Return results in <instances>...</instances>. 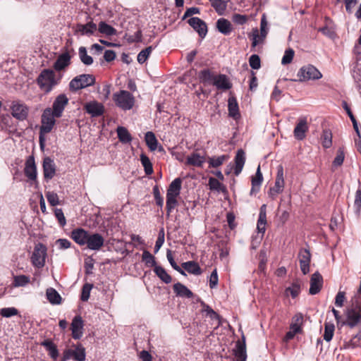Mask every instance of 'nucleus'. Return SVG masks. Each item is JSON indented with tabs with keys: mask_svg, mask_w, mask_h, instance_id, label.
Segmentation results:
<instances>
[{
	"mask_svg": "<svg viewBox=\"0 0 361 361\" xmlns=\"http://www.w3.org/2000/svg\"><path fill=\"white\" fill-rule=\"evenodd\" d=\"M334 330H335V326L333 324H330V323H327V322L325 323L324 339L326 341L329 342L332 339L334 333Z\"/></svg>",
	"mask_w": 361,
	"mask_h": 361,
	"instance_id": "a18cd8bd",
	"label": "nucleus"
},
{
	"mask_svg": "<svg viewBox=\"0 0 361 361\" xmlns=\"http://www.w3.org/2000/svg\"><path fill=\"white\" fill-rule=\"evenodd\" d=\"M152 51V47L151 46L142 50L137 55V61L141 64L144 63L149 56Z\"/></svg>",
	"mask_w": 361,
	"mask_h": 361,
	"instance_id": "09e8293b",
	"label": "nucleus"
},
{
	"mask_svg": "<svg viewBox=\"0 0 361 361\" xmlns=\"http://www.w3.org/2000/svg\"><path fill=\"white\" fill-rule=\"evenodd\" d=\"M85 109L92 116H99L104 112L103 105L95 101L87 103L85 105Z\"/></svg>",
	"mask_w": 361,
	"mask_h": 361,
	"instance_id": "393cba45",
	"label": "nucleus"
},
{
	"mask_svg": "<svg viewBox=\"0 0 361 361\" xmlns=\"http://www.w3.org/2000/svg\"><path fill=\"white\" fill-rule=\"evenodd\" d=\"M228 157L227 155H222L217 157H211L209 159V164L210 167L216 168L221 166Z\"/></svg>",
	"mask_w": 361,
	"mask_h": 361,
	"instance_id": "de8ad7c7",
	"label": "nucleus"
},
{
	"mask_svg": "<svg viewBox=\"0 0 361 361\" xmlns=\"http://www.w3.org/2000/svg\"><path fill=\"white\" fill-rule=\"evenodd\" d=\"M113 99L116 104L123 110H129L133 108L135 99L131 93L126 90H121L114 93Z\"/></svg>",
	"mask_w": 361,
	"mask_h": 361,
	"instance_id": "7ed1b4c3",
	"label": "nucleus"
},
{
	"mask_svg": "<svg viewBox=\"0 0 361 361\" xmlns=\"http://www.w3.org/2000/svg\"><path fill=\"white\" fill-rule=\"evenodd\" d=\"M145 142L150 150L154 151L157 149L158 142L152 132H147L145 134Z\"/></svg>",
	"mask_w": 361,
	"mask_h": 361,
	"instance_id": "e433bc0d",
	"label": "nucleus"
},
{
	"mask_svg": "<svg viewBox=\"0 0 361 361\" xmlns=\"http://www.w3.org/2000/svg\"><path fill=\"white\" fill-rule=\"evenodd\" d=\"M181 183V179L177 178L169 186L166 193V209L168 213H170L178 204L176 198L180 195Z\"/></svg>",
	"mask_w": 361,
	"mask_h": 361,
	"instance_id": "f03ea898",
	"label": "nucleus"
},
{
	"mask_svg": "<svg viewBox=\"0 0 361 361\" xmlns=\"http://www.w3.org/2000/svg\"><path fill=\"white\" fill-rule=\"evenodd\" d=\"M90 233L82 228H77L71 232V238L80 245H87Z\"/></svg>",
	"mask_w": 361,
	"mask_h": 361,
	"instance_id": "a211bd4d",
	"label": "nucleus"
},
{
	"mask_svg": "<svg viewBox=\"0 0 361 361\" xmlns=\"http://www.w3.org/2000/svg\"><path fill=\"white\" fill-rule=\"evenodd\" d=\"M212 2V6L215 8L216 12L222 15L224 12L225 11L227 3L229 1V0H210Z\"/></svg>",
	"mask_w": 361,
	"mask_h": 361,
	"instance_id": "58836bf2",
	"label": "nucleus"
},
{
	"mask_svg": "<svg viewBox=\"0 0 361 361\" xmlns=\"http://www.w3.org/2000/svg\"><path fill=\"white\" fill-rule=\"evenodd\" d=\"M188 23L199 33L201 37H204L206 35L207 32V25L200 18L197 17L191 18L188 20Z\"/></svg>",
	"mask_w": 361,
	"mask_h": 361,
	"instance_id": "6ab92c4d",
	"label": "nucleus"
},
{
	"mask_svg": "<svg viewBox=\"0 0 361 361\" xmlns=\"http://www.w3.org/2000/svg\"><path fill=\"white\" fill-rule=\"evenodd\" d=\"M153 194H154V198H155L157 204L159 206L162 207L163 204H164V201H163L162 197H161L160 192H159L158 186L156 185V186L154 187V188H153Z\"/></svg>",
	"mask_w": 361,
	"mask_h": 361,
	"instance_id": "774afa93",
	"label": "nucleus"
},
{
	"mask_svg": "<svg viewBox=\"0 0 361 361\" xmlns=\"http://www.w3.org/2000/svg\"><path fill=\"white\" fill-rule=\"evenodd\" d=\"M83 328V321L80 316H76L72 321L71 323V331L73 338L75 339H79L82 336V329Z\"/></svg>",
	"mask_w": 361,
	"mask_h": 361,
	"instance_id": "412c9836",
	"label": "nucleus"
},
{
	"mask_svg": "<svg viewBox=\"0 0 361 361\" xmlns=\"http://www.w3.org/2000/svg\"><path fill=\"white\" fill-rule=\"evenodd\" d=\"M182 267L190 274L195 275H200L202 274L200 266L193 261L184 262L182 264Z\"/></svg>",
	"mask_w": 361,
	"mask_h": 361,
	"instance_id": "473e14b6",
	"label": "nucleus"
},
{
	"mask_svg": "<svg viewBox=\"0 0 361 361\" xmlns=\"http://www.w3.org/2000/svg\"><path fill=\"white\" fill-rule=\"evenodd\" d=\"M302 323L303 316L302 314H297L293 317L290 331L287 332L285 337L286 341L292 339L297 333H300L301 331V326Z\"/></svg>",
	"mask_w": 361,
	"mask_h": 361,
	"instance_id": "9d476101",
	"label": "nucleus"
},
{
	"mask_svg": "<svg viewBox=\"0 0 361 361\" xmlns=\"http://www.w3.org/2000/svg\"><path fill=\"white\" fill-rule=\"evenodd\" d=\"M300 266L303 274H307L310 271V264L311 261V254L309 250L302 249L298 255Z\"/></svg>",
	"mask_w": 361,
	"mask_h": 361,
	"instance_id": "ddd939ff",
	"label": "nucleus"
},
{
	"mask_svg": "<svg viewBox=\"0 0 361 361\" xmlns=\"http://www.w3.org/2000/svg\"><path fill=\"white\" fill-rule=\"evenodd\" d=\"M104 239L99 233H90L88 237L87 247L90 250H99L104 245Z\"/></svg>",
	"mask_w": 361,
	"mask_h": 361,
	"instance_id": "4468645a",
	"label": "nucleus"
},
{
	"mask_svg": "<svg viewBox=\"0 0 361 361\" xmlns=\"http://www.w3.org/2000/svg\"><path fill=\"white\" fill-rule=\"evenodd\" d=\"M245 161V152L243 149H238L235 158L234 173L236 176L239 175L243 170Z\"/></svg>",
	"mask_w": 361,
	"mask_h": 361,
	"instance_id": "cd10ccee",
	"label": "nucleus"
},
{
	"mask_svg": "<svg viewBox=\"0 0 361 361\" xmlns=\"http://www.w3.org/2000/svg\"><path fill=\"white\" fill-rule=\"evenodd\" d=\"M30 282V278L25 275H20L14 277L13 285L16 287L24 286Z\"/></svg>",
	"mask_w": 361,
	"mask_h": 361,
	"instance_id": "3c124183",
	"label": "nucleus"
},
{
	"mask_svg": "<svg viewBox=\"0 0 361 361\" xmlns=\"http://www.w3.org/2000/svg\"><path fill=\"white\" fill-rule=\"evenodd\" d=\"M44 177L47 180L51 179L56 174V166L50 157H45L43 161Z\"/></svg>",
	"mask_w": 361,
	"mask_h": 361,
	"instance_id": "dca6fc26",
	"label": "nucleus"
},
{
	"mask_svg": "<svg viewBox=\"0 0 361 361\" xmlns=\"http://www.w3.org/2000/svg\"><path fill=\"white\" fill-rule=\"evenodd\" d=\"M12 116L20 121L26 119L28 115V107L19 101H14L11 106Z\"/></svg>",
	"mask_w": 361,
	"mask_h": 361,
	"instance_id": "1a4fd4ad",
	"label": "nucleus"
},
{
	"mask_svg": "<svg viewBox=\"0 0 361 361\" xmlns=\"http://www.w3.org/2000/svg\"><path fill=\"white\" fill-rule=\"evenodd\" d=\"M307 131L308 126L306 118H300L293 131L295 137L298 140H302Z\"/></svg>",
	"mask_w": 361,
	"mask_h": 361,
	"instance_id": "aec40b11",
	"label": "nucleus"
},
{
	"mask_svg": "<svg viewBox=\"0 0 361 361\" xmlns=\"http://www.w3.org/2000/svg\"><path fill=\"white\" fill-rule=\"evenodd\" d=\"M298 80L300 82L310 80H318L322 77L319 71L314 66L308 64L302 66L298 73Z\"/></svg>",
	"mask_w": 361,
	"mask_h": 361,
	"instance_id": "20e7f679",
	"label": "nucleus"
},
{
	"mask_svg": "<svg viewBox=\"0 0 361 361\" xmlns=\"http://www.w3.org/2000/svg\"><path fill=\"white\" fill-rule=\"evenodd\" d=\"M167 259L169 260V263L171 264V267L178 271L180 274L185 276V273L183 270H182L179 266L177 265V264L175 262L173 257L172 256L171 250H168L166 253Z\"/></svg>",
	"mask_w": 361,
	"mask_h": 361,
	"instance_id": "5fc2aeb1",
	"label": "nucleus"
},
{
	"mask_svg": "<svg viewBox=\"0 0 361 361\" xmlns=\"http://www.w3.org/2000/svg\"><path fill=\"white\" fill-rule=\"evenodd\" d=\"M97 30V25L92 21H90L85 25L78 24L75 27V32L80 34L81 35L90 36L94 35Z\"/></svg>",
	"mask_w": 361,
	"mask_h": 361,
	"instance_id": "2eb2a0df",
	"label": "nucleus"
},
{
	"mask_svg": "<svg viewBox=\"0 0 361 361\" xmlns=\"http://www.w3.org/2000/svg\"><path fill=\"white\" fill-rule=\"evenodd\" d=\"M252 46L256 47L258 44L263 42L264 39H262V34H259L257 28L253 29L252 32Z\"/></svg>",
	"mask_w": 361,
	"mask_h": 361,
	"instance_id": "4d7b16f0",
	"label": "nucleus"
},
{
	"mask_svg": "<svg viewBox=\"0 0 361 361\" xmlns=\"http://www.w3.org/2000/svg\"><path fill=\"white\" fill-rule=\"evenodd\" d=\"M218 89L229 90L231 88L232 85L225 75H219L216 76L213 83Z\"/></svg>",
	"mask_w": 361,
	"mask_h": 361,
	"instance_id": "c85d7f7f",
	"label": "nucleus"
},
{
	"mask_svg": "<svg viewBox=\"0 0 361 361\" xmlns=\"http://www.w3.org/2000/svg\"><path fill=\"white\" fill-rule=\"evenodd\" d=\"M235 355L238 361H246L247 354L245 348V337L242 336V341H238L234 350Z\"/></svg>",
	"mask_w": 361,
	"mask_h": 361,
	"instance_id": "5701e85b",
	"label": "nucleus"
},
{
	"mask_svg": "<svg viewBox=\"0 0 361 361\" xmlns=\"http://www.w3.org/2000/svg\"><path fill=\"white\" fill-rule=\"evenodd\" d=\"M61 78L60 74L57 75L54 70L43 69L37 78V83L40 90L45 93H49L57 85Z\"/></svg>",
	"mask_w": 361,
	"mask_h": 361,
	"instance_id": "f257e3e1",
	"label": "nucleus"
},
{
	"mask_svg": "<svg viewBox=\"0 0 361 361\" xmlns=\"http://www.w3.org/2000/svg\"><path fill=\"white\" fill-rule=\"evenodd\" d=\"M268 23L265 14H263L260 23V33L262 34V39H264L268 32Z\"/></svg>",
	"mask_w": 361,
	"mask_h": 361,
	"instance_id": "603ef678",
	"label": "nucleus"
},
{
	"mask_svg": "<svg viewBox=\"0 0 361 361\" xmlns=\"http://www.w3.org/2000/svg\"><path fill=\"white\" fill-rule=\"evenodd\" d=\"M205 162V157L200 153L194 152L187 157V164L201 167Z\"/></svg>",
	"mask_w": 361,
	"mask_h": 361,
	"instance_id": "bb28decb",
	"label": "nucleus"
},
{
	"mask_svg": "<svg viewBox=\"0 0 361 361\" xmlns=\"http://www.w3.org/2000/svg\"><path fill=\"white\" fill-rule=\"evenodd\" d=\"M73 357L78 361H84L85 359V349L82 347H77L76 349L73 350Z\"/></svg>",
	"mask_w": 361,
	"mask_h": 361,
	"instance_id": "bf43d9fd",
	"label": "nucleus"
},
{
	"mask_svg": "<svg viewBox=\"0 0 361 361\" xmlns=\"http://www.w3.org/2000/svg\"><path fill=\"white\" fill-rule=\"evenodd\" d=\"M25 174L30 180H36L37 178V167L35 162L33 156L27 158L25 162Z\"/></svg>",
	"mask_w": 361,
	"mask_h": 361,
	"instance_id": "4be33fe9",
	"label": "nucleus"
},
{
	"mask_svg": "<svg viewBox=\"0 0 361 361\" xmlns=\"http://www.w3.org/2000/svg\"><path fill=\"white\" fill-rule=\"evenodd\" d=\"M345 300V293L343 291H339L335 298V305L337 307H342Z\"/></svg>",
	"mask_w": 361,
	"mask_h": 361,
	"instance_id": "69168bd1",
	"label": "nucleus"
},
{
	"mask_svg": "<svg viewBox=\"0 0 361 361\" xmlns=\"http://www.w3.org/2000/svg\"><path fill=\"white\" fill-rule=\"evenodd\" d=\"M55 115L52 112L51 109H46L42 115V126L40 127L41 133H49L55 123Z\"/></svg>",
	"mask_w": 361,
	"mask_h": 361,
	"instance_id": "423d86ee",
	"label": "nucleus"
},
{
	"mask_svg": "<svg viewBox=\"0 0 361 361\" xmlns=\"http://www.w3.org/2000/svg\"><path fill=\"white\" fill-rule=\"evenodd\" d=\"M199 78L204 83L213 84L216 76L213 75L209 70H203L200 72Z\"/></svg>",
	"mask_w": 361,
	"mask_h": 361,
	"instance_id": "f704fd0d",
	"label": "nucleus"
},
{
	"mask_svg": "<svg viewBox=\"0 0 361 361\" xmlns=\"http://www.w3.org/2000/svg\"><path fill=\"white\" fill-rule=\"evenodd\" d=\"M347 324L353 328L361 320V307L356 306L346 310Z\"/></svg>",
	"mask_w": 361,
	"mask_h": 361,
	"instance_id": "9b49d317",
	"label": "nucleus"
},
{
	"mask_svg": "<svg viewBox=\"0 0 361 361\" xmlns=\"http://www.w3.org/2000/svg\"><path fill=\"white\" fill-rule=\"evenodd\" d=\"M47 249L44 245L39 243L35 245L32 255V264L37 267H42L45 263Z\"/></svg>",
	"mask_w": 361,
	"mask_h": 361,
	"instance_id": "0eeeda50",
	"label": "nucleus"
},
{
	"mask_svg": "<svg viewBox=\"0 0 361 361\" xmlns=\"http://www.w3.org/2000/svg\"><path fill=\"white\" fill-rule=\"evenodd\" d=\"M71 56L68 53L66 52L61 54L54 64V68L56 71H63L66 67L70 65Z\"/></svg>",
	"mask_w": 361,
	"mask_h": 361,
	"instance_id": "b1692460",
	"label": "nucleus"
},
{
	"mask_svg": "<svg viewBox=\"0 0 361 361\" xmlns=\"http://www.w3.org/2000/svg\"><path fill=\"white\" fill-rule=\"evenodd\" d=\"M345 155L344 152L341 149H339L337 152L336 157H335L333 161V166L335 167L340 166L342 165L344 161Z\"/></svg>",
	"mask_w": 361,
	"mask_h": 361,
	"instance_id": "052dcab7",
	"label": "nucleus"
},
{
	"mask_svg": "<svg viewBox=\"0 0 361 361\" xmlns=\"http://www.w3.org/2000/svg\"><path fill=\"white\" fill-rule=\"evenodd\" d=\"M98 30L99 32L104 34L107 36H111L116 34V30L111 25L106 24L105 22L101 21L98 25Z\"/></svg>",
	"mask_w": 361,
	"mask_h": 361,
	"instance_id": "c9c22d12",
	"label": "nucleus"
},
{
	"mask_svg": "<svg viewBox=\"0 0 361 361\" xmlns=\"http://www.w3.org/2000/svg\"><path fill=\"white\" fill-rule=\"evenodd\" d=\"M46 197L51 205L56 206L59 204V196L56 193L54 192H47L46 193Z\"/></svg>",
	"mask_w": 361,
	"mask_h": 361,
	"instance_id": "13d9d810",
	"label": "nucleus"
},
{
	"mask_svg": "<svg viewBox=\"0 0 361 361\" xmlns=\"http://www.w3.org/2000/svg\"><path fill=\"white\" fill-rule=\"evenodd\" d=\"M219 31L224 35L229 34L232 30L231 23L226 19L220 18L216 22Z\"/></svg>",
	"mask_w": 361,
	"mask_h": 361,
	"instance_id": "2f4dec72",
	"label": "nucleus"
},
{
	"mask_svg": "<svg viewBox=\"0 0 361 361\" xmlns=\"http://www.w3.org/2000/svg\"><path fill=\"white\" fill-rule=\"evenodd\" d=\"M249 63L252 68L256 70L259 69L261 67L259 56L257 54L252 55L249 59Z\"/></svg>",
	"mask_w": 361,
	"mask_h": 361,
	"instance_id": "6e6d98bb",
	"label": "nucleus"
},
{
	"mask_svg": "<svg viewBox=\"0 0 361 361\" xmlns=\"http://www.w3.org/2000/svg\"><path fill=\"white\" fill-rule=\"evenodd\" d=\"M262 180H263V176H262V173H261V171H260V166H258L255 176L252 178V191L255 190L256 189L258 190Z\"/></svg>",
	"mask_w": 361,
	"mask_h": 361,
	"instance_id": "37998d69",
	"label": "nucleus"
},
{
	"mask_svg": "<svg viewBox=\"0 0 361 361\" xmlns=\"http://www.w3.org/2000/svg\"><path fill=\"white\" fill-rule=\"evenodd\" d=\"M173 288L176 295L180 297L190 298L193 295L192 293L185 286L180 283H175Z\"/></svg>",
	"mask_w": 361,
	"mask_h": 361,
	"instance_id": "c756f323",
	"label": "nucleus"
},
{
	"mask_svg": "<svg viewBox=\"0 0 361 361\" xmlns=\"http://www.w3.org/2000/svg\"><path fill=\"white\" fill-rule=\"evenodd\" d=\"M92 288V285L89 283H85L82 290L81 300L82 301H87L90 298V294L91 289Z\"/></svg>",
	"mask_w": 361,
	"mask_h": 361,
	"instance_id": "680f3d73",
	"label": "nucleus"
},
{
	"mask_svg": "<svg viewBox=\"0 0 361 361\" xmlns=\"http://www.w3.org/2000/svg\"><path fill=\"white\" fill-rule=\"evenodd\" d=\"M295 55V51L293 49H288L285 51L284 55L281 59L283 65H287L291 63Z\"/></svg>",
	"mask_w": 361,
	"mask_h": 361,
	"instance_id": "8fccbe9b",
	"label": "nucleus"
},
{
	"mask_svg": "<svg viewBox=\"0 0 361 361\" xmlns=\"http://www.w3.org/2000/svg\"><path fill=\"white\" fill-rule=\"evenodd\" d=\"M140 161L145 169L146 174H152L153 173V168L149 159L145 154H142L140 155Z\"/></svg>",
	"mask_w": 361,
	"mask_h": 361,
	"instance_id": "c03bdc74",
	"label": "nucleus"
},
{
	"mask_svg": "<svg viewBox=\"0 0 361 361\" xmlns=\"http://www.w3.org/2000/svg\"><path fill=\"white\" fill-rule=\"evenodd\" d=\"M18 313V311L15 307H5L0 310V314L4 317H11L16 316Z\"/></svg>",
	"mask_w": 361,
	"mask_h": 361,
	"instance_id": "864d4df0",
	"label": "nucleus"
},
{
	"mask_svg": "<svg viewBox=\"0 0 361 361\" xmlns=\"http://www.w3.org/2000/svg\"><path fill=\"white\" fill-rule=\"evenodd\" d=\"M117 135L119 140L123 143H129L132 140V137L125 127H118L117 128Z\"/></svg>",
	"mask_w": 361,
	"mask_h": 361,
	"instance_id": "72a5a7b5",
	"label": "nucleus"
},
{
	"mask_svg": "<svg viewBox=\"0 0 361 361\" xmlns=\"http://www.w3.org/2000/svg\"><path fill=\"white\" fill-rule=\"evenodd\" d=\"M47 298L52 305H59L61 302V297L59 293L53 288L47 289Z\"/></svg>",
	"mask_w": 361,
	"mask_h": 361,
	"instance_id": "7c9ffc66",
	"label": "nucleus"
},
{
	"mask_svg": "<svg viewBox=\"0 0 361 361\" xmlns=\"http://www.w3.org/2000/svg\"><path fill=\"white\" fill-rule=\"evenodd\" d=\"M79 56L81 61L87 66H90L93 63V59L87 53L85 47H81L79 48Z\"/></svg>",
	"mask_w": 361,
	"mask_h": 361,
	"instance_id": "79ce46f5",
	"label": "nucleus"
},
{
	"mask_svg": "<svg viewBox=\"0 0 361 361\" xmlns=\"http://www.w3.org/2000/svg\"><path fill=\"white\" fill-rule=\"evenodd\" d=\"M322 283L323 278L322 275L317 271L314 273L310 279V294L315 295L318 293L322 287Z\"/></svg>",
	"mask_w": 361,
	"mask_h": 361,
	"instance_id": "f3484780",
	"label": "nucleus"
},
{
	"mask_svg": "<svg viewBox=\"0 0 361 361\" xmlns=\"http://www.w3.org/2000/svg\"><path fill=\"white\" fill-rule=\"evenodd\" d=\"M68 103V99L64 94H61L56 97L53 103L51 109L56 118H59L62 116L64 108Z\"/></svg>",
	"mask_w": 361,
	"mask_h": 361,
	"instance_id": "f8f14e48",
	"label": "nucleus"
},
{
	"mask_svg": "<svg viewBox=\"0 0 361 361\" xmlns=\"http://www.w3.org/2000/svg\"><path fill=\"white\" fill-rule=\"evenodd\" d=\"M228 103L229 115L235 118L238 115V104L236 99L234 97H231L228 99Z\"/></svg>",
	"mask_w": 361,
	"mask_h": 361,
	"instance_id": "ea45409f",
	"label": "nucleus"
},
{
	"mask_svg": "<svg viewBox=\"0 0 361 361\" xmlns=\"http://www.w3.org/2000/svg\"><path fill=\"white\" fill-rule=\"evenodd\" d=\"M142 259L147 266L157 267L154 257L147 250L143 252Z\"/></svg>",
	"mask_w": 361,
	"mask_h": 361,
	"instance_id": "49530a36",
	"label": "nucleus"
},
{
	"mask_svg": "<svg viewBox=\"0 0 361 361\" xmlns=\"http://www.w3.org/2000/svg\"><path fill=\"white\" fill-rule=\"evenodd\" d=\"M354 207L355 209V212L358 214L361 208V190H357L355 192Z\"/></svg>",
	"mask_w": 361,
	"mask_h": 361,
	"instance_id": "0e129e2a",
	"label": "nucleus"
},
{
	"mask_svg": "<svg viewBox=\"0 0 361 361\" xmlns=\"http://www.w3.org/2000/svg\"><path fill=\"white\" fill-rule=\"evenodd\" d=\"M266 224H267V205L263 204L261 206L259 209V219L257 221V228L258 232L262 233V236H263L265 230H266Z\"/></svg>",
	"mask_w": 361,
	"mask_h": 361,
	"instance_id": "a878e982",
	"label": "nucleus"
},
{
	"mask_svg": "<svg viewBox=\"0 0 361 361\" xmlns=\"http://www.w3.org/2000/svg\"><path fill=\"white\" fill-rule=\"evenodd\" d=\"M94 81L95 78L92 75L82 74L74 78L70 82L69 87L71 90L75 91L93 85Z\"/></svg>",
	"mask_w": 361,
	"mask_h": 361,
	"instance_id": "39448f33",
	"label": "nucleus"
},
{
	"mask_svg": "<svg viewBox=\"0 0 361 361\" xmlns=\"http://www.w3.org/2000/svg\"><path fill=\"white\" fill-rule=\"evenodd\" d=\"M331 133L329 131H324L322 135V145L324 147L328 148L331 145Z\"/></svg>",
	"mask_w": 361,
	"mask_h": 361,
	"instance_id": "e2e57ef3",
	"label": "nucleus"
},
{
	"mask_svg": "<svg viewBox=\"0 0 361 361\" xmlns=\"http://www.w3.org/2000/svg\"><path fill=\"white\" fill-rule=\"evenodd\" d=\"M55 216L59 221V223L61 226H63L66 224V218L61 209H56L54 211Z\"/></svg>",
	"mask_w": 361,
	"mask_h": 361,
	"instance_id": "338daca9",
	"label": "nucleus"
},
{
	"mask_svg": "<svg viewBox=\"0 0 361 361\" xmlns=\"http://www.w3.org/2000/svg\"><path fill=\"white\" fill-rule=\"evenodd\" d=\"M283 168L281 165L278 166L277 175L274 186L269 190V195L274 198L278 194L281 193L283 190L284 188V179H283Z\"/></svg>",
	"mask_w": 361,
	"mask_h": 361,
	"instance_id": "6e6552de",
	"label": "nucleus"
},
{
	"mask_svg": "<svg viewBox=\"0 0 361 361\" xmlns=\"http://www.w3.org/2000/svg\"><path fill=\"white\" fill-rule=\"evenodd\" d=\"M154 272L159 277V279L166 283L171 282V277L167 274L166 270L159 266L154 267Z\"/></svg>",
	"mask_w": 361,
	"mask_h": 361,
	"instance_id": "a19ab883",
	"label": "nucleus"
},
{
	"mask_svg": "<svg viewBox=\"0 0 361 361\" xmlns=\"http://www.w3.org/2000/svg\"><path fill=\"white\" fill-rule=\"evenodd\" d=\"M208 184L210 190H216L221 192H226V187L214 178H209Z\"/></svg>",
	"mask_w": 361,
	"mask_h": 361,
	"instance_id": "4c0bfd02",
	"label": "nucleus"
}]
</instances>
